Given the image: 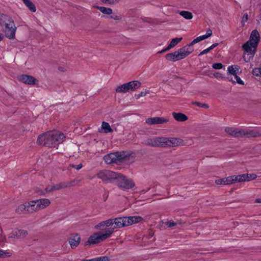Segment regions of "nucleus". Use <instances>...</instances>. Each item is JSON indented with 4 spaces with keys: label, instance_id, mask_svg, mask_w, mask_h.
Returning a JSON list of instances; mask_svg holds the SVG:
<instances>
[{
    "label": "nucleus",
    "instance_id": "29",
    "mask_svg": "<svg viewBox=\"0 0 261 261\" xmlns=\"http://www.w3.org/2000/svg\"><path fill=\"white\" fill-rule=\"evenodd\" d=\"M96 8L103 14L107 15L112 14V9L111 8L100 6H96Z\"/></svg>",
    "mask_w": 261,
    "mask_h": 261
},
{
    "label": "nucleus",
    "instance_id": "27",
    "mask_svg": "<svg viewBox=\"0 0 261 261\" xmlns=\"http://www.w3.org/2000/svg\"><path fill=\"white\" fill-rule=\"evenodd\" d=\"M239 67L237 65H235L234 67H233V65L229 66L227 69V70L229 74L228 75V76H230V75L233 76L236 74H237L238 71H239Z\"/></svg>",
    "mask_w": 261,
    "mask_h": 261
},
{
    "label": "nucleus",
    "instance_id": "23",
    "mask_svg": "<svg viewBox=\"0 0 261 261\" xmlns=\"http://www.w3.org/2000/svg\"><path fill=\"white\" fill-rule=\"evenodd\" d=\"M226 79L229 81H231L232 83H237L238 84L241 85H244V82L241 79V78L238 75H237V74H236L233 76H232L231 75L228 76L227 77H226Z\"/></svg>",
    "mask_w": 261,
    "mask_h": 261
},
{
    "label": "nucleus",
    "instance_id": "50",
    "mask_svg": "<svg viewBox=\"0 0 261 261\" xmlns=\"http://www.w3.org/2000/svg\"><path fill=\"white\" fill-rule=\"evenodd\" d=\"M16 238V239H19V237H18V234L17 232V231H15L13 233V234L12 235H10L9 236V238Z\"/></svg>",
    "mask_w": 261,
    "mask_h": 261
},
{
    "label": "nucleus",
    "instance_id": "5",
    "mask_svg": "<svg viewBox=\"0 0 261 261\" xmlns=\"http://www.w3.org/2000/svg\"><path fill=\"white\" fill-rule=\"evenodd\" d=\"M113 228H107L105 229V233L101 231L94 233L89 237L87 241L84 243V245L85 246H90L105 241L109 238L113 233Z\"/></svg>",
    "mask_w": 261,
    "mask_h": 261
},
{
    "label": "nucleus",
    "instance_id": "49",
    "mask_svg": "<svg viewBox=\"0 0 261 261\" xmlns=\"http://www.w3.org/2000/svg\"><path fill=\"white\" fill-rule=\"evenodd\" d=\"M70 166L77 169V170H79L81 168H82L83 165L82 164H80L77 165L72 164V165H70Z\"/></svg>",
    "mask_w": 261,
    "mask_h": 261
},
{
    "label": "nucleus",
    "instance_id": "60",
    "mask_svg": "<svg viewBox=\"0 0 261 261\" xmlns=\"http://www.w3.org/2000/svg\"><path fill=\"white\" fill-rule=\"evenodd\" d=\"M199 37H200L201 40H204L208 38L205 34L200 36Z\"/></svg>",
    "mask_w": 261,
    "mask_h": 261
},
{
    "label": "nucleus",
    "instance_id": "47",
    "mask_svg": "<svg viewBox=\"0 0 261 261\" xmlns=\"http://www.w3.org/2000/svg\"><path fill=\"white\" fill-rule=\"evenodd\" d=\"M147 93V92H141L139 93H138V94H135V96L136 97V98L137 99H138L140 97L145 96Z\"/></svg>",
    "mask_w": 261,
    "mask_h": 261
},
{
    "label": "nucleus",
    "instance_id": "42",
    "mask_svg": "<svg viewBox=\"0 0 261 261\" xmlns=\"http://www.w3.org/2000/svg\"><path fill=\"white\" fill-rule=\"evenodd\" d=\"M96 261H109L110 258L108 256H100L95 257Z\"/></svg>",
    "mask_w": 261,
    "mask_h": 261
},
{
    "label": "nucleus",
    "instance_id": "32",
    "mask_svg": "<svg viewBox=\"0 0 261 261\" xmlns=\"http://www.w3.org/2000/svg\"><path fill=\"white\" fill-rule=\"evenodd\" d=\"M182 38H175L172 39L169 45V48H173L181 40Z\"/></svg>",
    "mask_w": 261,
    "mask_h": 261
},
{
    "label": "nucleus",
    "instance_id": "63",
    "mask_svg": "<svg viewBox=\"0 0 261 261\" xmlns=\"http://www.w3.org/2000/svg\"><path fill=\"white\" fill-rule=\"evenodd\" d=\"M84 260L85 261H96V258H93L90 259H84Z\"/></svg>",
    "mask_w": 261,
    "mask_h": 261
},
{
    "label": "nucleus",
    "instance_id": "11",
    "mask_svg": "<svg viewBox=\"0 0 261 261\" xmlns=\"http://www.w3.org/2000/svg\"><path fill=\"white\" fill-rule=\"evenodd\" d=\"M19 81L21 82L28 85H37L38 84V80L33 76L22 74L20 76Z\"/></svg>",
    "mask_w": 261,
    "mask_h": 261
},
{
    "label": "nucleus",
    "instance_id": "22",
    "mask_svg": "<svg viewBox=\"0 0 261 261\" xmlns=\"http://www.w3.org/2000/svg\"><path fill=\"white\" fill-rule=\"evenodd\" d=\"M172 115L174 118L178 121H185L188 119V117L181 113L173 112Z\"/></svg>",
    "mask_w": 261,
    "mask_h": 261
},
{
    "label": "nucleus",
    "instance_id": "30",
    "mask_svg": "<svg viewBox=\"0 0 261 261\" xmlns=\"http://www.w3.org/2000/svg\"><path fill=\"white\" fill-rule=\"evenodd\" d=\"M101 128L103 129V132L105 133H111L113 132V129L111 128L110 124L106 122H102L101 125Z\"/></svg>",
    "mask_w": 261,
    "mask_h": 261
},
{
    "label": "nucleus",
    "instance_id": "2",
    "mask_svg": "<svg viewBox=\"0 0 261 261\" xmlns=\"http://www.w3.org/2000/svg\"><path fill=\"white\" fill-rule=\"evenodd\" d=\"M146 145L152 147H174L184 145V141L178 138L154 137L148 139Z\"/></svg>",
    "mask_w": 261,
    "mask_h": 261
},
{
    "label": "nucleus",
    "instance_id": "7",
    "mask_svg": "<svg viewBox=\"0 0 261 261\" xmlns=\"http://www.w3.org/2000/svg\"><path fill=\"white\" fill-rule=\"evenodd\" d=\"M141 83L138 81H133L119 86H118L115 91L117 93H126L129 91H135L141 87Z\"/></svg>",
    "mask_w": 261,
    "mask_h": 261
},
{
    "label": "nucleus",
    "instance_id": "43",
    "mask_svg": "<svg viewBox=\"0 0 261 261\" xmlns=\"http://www.w3.org/2000/svg\"><path fill=\"white\" fill-rule=\"evenodd\" d=\"M259 68H254L252 71V74L253 75L255 76H259L260 75V72Z\"/></svg>",
    "mask_w": 261,
    "mask_h": 261
},
{
    "label": "nucleus",
    "instance_id": "44",
    "mask_svg": "<svg viewBox=\"0 0 261 261\" xmlns=\"http://www.w3.org/2000/svg\"><path fill=\"white\" fill-rule=\"evenodd\" d=\"M225 177L224 178H221V179H217L215 180V183L217 184V185H226V182H225Z\"/></svg>",
    "mask_w": 261,
    "mask_h": 261
},
{
    "label": "nucleus",
    "instance_id": "41",
    "mask_svg": "<svg viewBox=\"0 0 261 261\" xmlns=\"http://www.w3.org/2000/svg\"><path fill=\"white\" fill-rule=\"evenodd\" d=\"M105 222L106 223L105 225L107 227L111 226V227H113L112 226H114L113 219H109L105 221Z\"/></svg>",
    "mask_w": 261,
    "mask_h": 261
},
{
    "label": "nucleus",
    "instance_id": "62",
    "mask_svg": "<svg viewBox=\"0 0 261 261\" xmlns=\"http://www.w3.org/2000/svg\"><path fill=\"white\" fill-rule=\"evenodd\" d=\"M218 45V43H214L212 45H211V47L213 48V49H214V48H215L216 46H217Z\"/></svg>",
    "mask_w": 261,
    "mask_h": 261
},
{
    "label": "nucleus",
    "instance_id": "28",
    "mask_svg": "<svg viewBox=\"0 0 261 261\" xmlns=\"http://www.w3.org/2000/svg\"><path fill=\"white\" fill-rule=\"evenodd\" d=\"M28 208L27 204H22L19 205L15 211L17 213L19 214L27 213V209Z\"/></svg>",
    "mask_w": 261,
    "mask_h": 261
},
{
    "label": "nucleus",
    "instance_id": "61",
    "mask_svg": "<svg viewBox=\"0 0 261 261\" xmlns=\"http://www.w3.org/2000/svg\"><path fill=\"white\" fill-rule=\"evenodd\" d=\"M255 202L261 203V198L256 199Z\"/></svg>",
    "mask_w": 261,
    "mask_h": 261
},
{
    "label": "nucleus",
    "instance_id": "34",
    "mask_svg": "<svg viewBox=\"0 0 261 261\" xmlns=\"http://www.w3.org/2000/svg\"><path fill=\"white\" fill-rule=\"evenodd\" d=\"M44 138L45 133L39 135L37 140V143L39 145H43L44 146V142H45V140H44Z\"/></svg>",
    "mask_w": 261,
    "mask_h": 261
},
{
    "label": "nucleus",
    "instance_id": "33",
    "mask_svg": "<svg viewBox=\"0 0 261 261\" xmlns=\"http://www.w3.org/2000/svg\"><path fill=\"white\" fill-rule=\"evenodd\" d=\"M66 186L67 185H65V182H62L61 183H59L58 184L55 185L53 186V190H59L61 189L66 188Z\"/></svg>",
    "mask_w": 261,
    "mask_h": 261
},
{
    "label": "nucleus",
    "instance_id": "13",
    "mask_svg": "<svg viewBox=\"0 0 261 261\" xmlns=\"http://www.w3.org/2000/svg\"><path fill=\"white\" fill-rule=\"evenodd\" d=\"M68 240L71 248L74 249L80 244L81 238L78 233H74L72 234Z\"/></svg>",
    "mask_w": 261,
    "mask_h": 261
},
{
    "label": "nucleus",
    "instance_id": "14",
    "mask_svg": "<svg viewBox=\"0 0 261 261\" xmlns=\"http://www.w3.org/2000/svg\"><path fill=\"white\" fill-rule=\"evenodd\" d=\"M193 50L194 49H188L187 46H184L176 51L179 60H180L188 56Z\"/></svg>",
    "mask_w": 261,
    "mask_h": 261
},
{
    "label": "nucleus",
    "instance_id": "39",
    "mask_svg": "<svg viewBox=\"0 0 261 261\" xmlns=\"http://www.w3.org/2000/svg\"><path fill=\"white\" fill-rule=\"evenodd\" d=\"M106 224V223L105 222V221H102V222L99 223L98 224H97V225H95L94 228L97 230H100V229H101V227H103L106 226V225H105Z\"/></svg>",
    "mask_w": 261,
    "mask_h": 261
},
{
    "label": "nucleus",
    "instance_id": "20",
    "mask_svg": "<svg viewBox=\"0 0 261 261\" xmlns=\"http://www.w3.org/2000/svg\"><path fill=\"white\" fill-rule=\"evenodd\" d=\"M37 202L38 205V207L40 210L46 207L50 203V200L46 198L37 199Z\"/></svg>",
    "mask_w": 261,
    "mask_h": 261
},
{
    "label": "nucleus",
    "instance_id": "1",
    "mask_svg": "<svg viewBox=\"0 0 261 261\" xmlns=\"http://www.w3.org/2000/svg\"><path fill=\"white\" fill-rule=\"evenodd\" d=\"M260 41V36L257 30L252 31L249 40L243 44L242 47L244 51L243 59L245 62L252 60L257 51V47Z\"/></svg>",
    "mask_w": 261,
    "mask_h": 261
},
{
    "label": "nucleus",
    "instance_id": "54",
    "mask_svg": "<svg viewBox=\"0 0 261 261\" xmlns=\"http://www.w3.org/2000/svg\"><path fill=\"white\" fill-rule=\"evenodd\" d=\"M195 44V43L194 42V41L193 40L190 44H187L186 45H185V46H187V49H193V48H190V47L191 46H193Z\"/></svg>",
    "mask_w": 261,
    "mask_h": 261
},
{
    "label": "nucleus",
    "instance_id": "35",
    "mask_svg": "<svg viewBox=\"0 0 261 261\" xmlns=\"http://www.w3.org/2000/svg\"><path fill=\"white\" fill-rule=\"evenodd\" d=\"M16 231L19 238H24L28 234V231L24 229H19Z\"/></svg>",
    "mask_w": 261,
    "mask_h": 261
},
{
    "label": "nucleus",
    "instance_id": "21",
    "mask_svg": "<svg viewBox=\"0 0 261 261\" xmlns=\"http://www.w3.org/2000/svg\"><path fill=\"white\" fill-rule=\"evenodd\" d=\"M115 152L109 153L103 157V160L108 164L116 163Z\"/></svg>",
    "mask_w": 261,
    "mask_h": 261
},
{
    "label": "nucleus",
    "instance_id": "51",
    "mask_svg": "<svg viewBox=\"0 0 261 261\" xmlns=\"http://www.w3.org/2000/svg\"><path fill=\"white\" fill-rule=\"evenodd\" d=\"M109 196V192L108 191H105V193L102 195L103 199L104 201H106L108 199Z\"/></svg>",
    "mask_w": 261,
    "mask_h": 261
},
{
    "label": "nucleus",
    "instance_id": "56",
    "mask_svg": "<svg viewBox=\"0 0 261 261\" xmlns=\"http://www.w3.org/2000/svg\"><path fill=\"white\" fill-rule=\"evenodd\" d=\"M6 256V252L0 249V257H5Z\"/></svg>",
    "mask_w": 261,
    "mask_h": 261
},
{
    "label": "nucleus",
    "instance_id": "9",
    "mask_svg": "<svg viewBox=\"0 0 261 261\" xmlns=\"http://www.w3.org/2000/svg\"><path fill=\"white\" fill-rule=\"evenodd\" d=\"M169 120L165 117H150L146 119L145 122L149 125H155L166 123Z\"/></svg>",
    "mask_w": 261,
    "mask_h": 261
},
{
    "label": "nucleus",
    "instance_id": "6",
    "mask_svg": "<svg viewBox=\"0 0 261 261\" xmlns=\"http://www.w3.org/2000/svg\"><path fill=\"white\" fill-rule=\"evenodd\" d=\"M115 183L119 188L125 190L133 189L135 186L133 179L119 173H118Z\"/></svg>",
    "mask_w": 261,
    "mask_h": 261
},
{
    "label": "nucleus",
    "instance_id": "57",
    "mask_svg": "<svg viewBox=\"0 0 261 261\" xmlns=\"http://www.w3.org/2000/svg\"><path fill=\"white\" fill-rule=\"evenodd\" d=\"M45 191L46 192L48 193V192H52V191H54V190H53V186L50 188L49 187H46L45 188Z\"/></svg>",
    "mask_w": 261,
    "mask_h": 261
},
{
    "label": "nucleus",
    "instance_id": "19",
    "mask_svg": "<svg viewBox=\"0 0 261 261\" xmlns=\"http://www.w3.org/2000/svg\"><path fill=\"white\" fill-rule=\"evenodd\" d=\"M127 226L140 222L143 220L140 216L125 217Z\"/></svg>",
    "mask_w": 261,
    "mask_h": 261
},
{
    "label": "nucleus",
    "instance_id": "17",
    "mask_svg": "<svg viewBox=\"0 0 261 261\" xmlns=\"http://www.w3.org/2000/svg\"><path fill=\"white\" fill-rule=\"evenodd\" d=\"M28 208L27 209V213H32L34 212L40 210L38 207V203L37 200H33L28 203Z\"/></svg>",
    "mask_w": 261,
    "mask_h": 261
},
{
    "label": "nucleus",
    "instance_id": "24",
    "mask_svg": "<svg viewBox=\"0 0 261 261\" xmlns=\"http://www.w3.org/2000/svg\"><path fill=\"white\" fill-rule=\"evenodd\" d=\"M165 58L167 60L172 62H176L179 60V59L177 55L176 51L166 54L165 55Z\"/></svg>",
    "mask_w": 261,
    "mask_h": 261
},
{
    "label": "nucleus",
    "instance_id": "10",
    "mask_svg": "<svg viewBox=\"0 0 261 261\" xmlns=\"http://www.w3.org/2000/svg\"><path fill=\"white\" fill-rule=\"evenodd\" d=\"M115 161L116 164H120L124 162L125 160L129 159L130 154L127 151L115 152Z\"/></svg>",
    "mask_w": 261,
    "mask_h": 261
},
{
    "label": "nucleus",
    "instance_id": "59",
    "mask_svg": "<svg viewBox=\"0 0 261 261\" xmlns=\"http://www.w3.org/2000/svg\"><path fill=\"white\" fill-rule=\"evenodd\" d=\"M194 41V42L196 44L197 43H198L200 41H202L200 37L199 36V37H197V38H196L195 39H194L193 40Z\"/></svg>",
    "mask_w": 261,
    "mask_h": 261
},
{
    "label": "nucleus",
    "instance_id": "8",
    "mask_svg": "<svg viewBox=\"0 0 261 261\" xmlns=\"http://www.w3.org/2000/svg\"><path fill=\"white\" fill-rule=\"evenodd\" d=\"M118 173L111 170H104L99 171L97 174V176L105 183L115 182Z\"/></svg>",
    "mask_w": 261,
    "mask_h": 261
},
{
    "label": "nucleus",
    "instance_id": "3",
    "mask_svg": "<svg viewBox=\"0 0 261 261\" xmlns=\"http://www.w3.org/2000/svg\"><path fill=\"white\" fill-rule=\"evenodd\" d=\"M0 25L6 37L10 39L15 38L16 27L14 20L10 16L0 14Z\"/></svg>",
    "mask_w": 261,
    "mask_h": 261
},
{
    "label": "nucleus",
    "instance_id": "53",
    "mask_svg": "<svg viewBox=\"0 0 261 261\" xmlns=\"http://www.w3.org/2000/svg\"><path fill=\"white\" fill-rule=\"evenodd\" d=\"M212 34H213L212 31L210 29H208L206 33L205 34V35L208 38L212 35Z\"/></svg>",
    "mask_w": 261,
    "mask_h": 261
},
{
    "label": "nucleus",
    "instance_id": "15",
    "mask_svg": "<svg viewBox=\"0 0 261 261\" xmlns=\"http://www.w3.org/2000/svg\"><path fill=\"white\" fill-rule=\"evenodd\" d=\"M257 175L255 174H243L239 175V182L248 181L256 179Z\"/></svg>",
    "mask_w": 261,
    "mask_h": 261
},
{
    "label": "nucleus",
    "instance_id": "37",
    "mask_svg": "<svg viewBox=\"0 0 261 261\" xmlns=\"http://www.w3.org/2000/svg\"><path fill=\"white\" fill-rule=\"evenodd\" d=\"M192 105H196L199 107L204 108L205 109H208L209 108V106H208V105H207L206 103H200L199 102H197V101L193 102Z\"/></svg>",
    "mask_w": 261,
    "mask_h": 261
},
{
    "label": "nucleus",
    "instance_id": "36",
    "mask_svg": "<svg viewBox=\"0 0 261 261\" xmlns=\"http://www.w3.org/2000/svg\"><path fill=\"white\" fill-rule=\"evenodd\" d=\"M77 182L78 180L75 179L71 180L70 181H66L65 182V185H67V186H66V188L74 186Z\"/></svg>",
    "mask_w": 261,
    "mask_h": 261
},
{
    "label": "nucleus",
    "instance_id": "46",
    "mask_svg": "<svg viewBox=\"0 0 261 261\" xmlns=\"http://www.w3.org/2000/svg\"><path fill=\"white\" fill-rule=\"evenodd\" d=\"M177 225V223L174 222V221L173 220H170V221H168L167 223H166V225L168 227H172L173 226H175Z\"/></svg>",
    "mask_w": 261,
    "mask_h": 261
},
{
    "label": "nucleus",
    "instance_id": "52",
    "mask_svg": "<svg viewBox=\"0 0 261 261\" xmlns=\"http://www.w3.org/2000/svg\"><path fill=\"white\" fill-rule=\"evenodd\" d=\"M171 48H169V45L167 46V47H166L165 48L162 49V50L161 51H159L158 52V54H162L165 51H167L168 50H169V49H170Z\"/></svg>",
    "mask_w": 261,
    "mask_h": 261
},
{
    "label": "nucleus",
    "instance_id": "18",
    "mask_svg": "<svg viewBox=\"0 0 261 261\" xmlns=\"http://www.w3.org/2000/svg\"><path fill=\"white\" fill-rule=\"evenodd\" d=\"M246 136L248 138L261 136V134L254 130H245L242 129L241 137Z\"/></svg>",
    "mask_w": 261,
    "mask_h": 261
},
{
    "label": "nucleus",
    "instance_id": "26",
    "mask_svg": "<svg viewBox=\"0 0 261 261\" xmlns=\"http://www.w3.org/2000/svg\"><path fill=\"white\" fill-rule=\"evenodd\" d=\"M23 2L31 12H36V7L31 0H23Z\"/></svg>",
    "mask_w": 261,
    "mask_h": 261
},
{
    "label": "nucleus",
    "instance_id": "45",
    "mask_svg": "<svg viewBox=\"0 0 261 261\" xmlns=\"http://www.w3.org/2000/svg\"><path fill=\"white\" fill-rule=\"evenodd\" d=\"M110 18L116 20H121L122 19V17H121V15H117L115 14H113V15H112L110 16Z\"/></svg>",
    "mask_w": 261,
    "mask_h": 261
},
{
    "label": "nucleus",
    "instance_id": "40",
    "mask_svg": "<svg viewBox=\"0 0 261 261\" xmlns=\"http://www.w3.org/2000/svg\"><path fill=\"white\" fill-rule=\"evenodd\" d=\"M223 65L220 63H215L212 65L213 68L215 69H221L223 68Z\"/></svg>",
    "mask_w": 261,
    "mask_h": 261
},
{
    "label": "nucleus",
    "instance_id": "25",
    "mask_svg": "<svg viewBox=\"0 0 261 261\" xmlns=\"http://www.w3.org/2000/svg\"><path fill=\"white\" fill-rule=\"evenodd\" d=\"M226 185H230L239 182V175H232L225 177Z\"/></svg>",
    "mask_w": 261,
    "mask_h": 261
},
{
    "label": "nucleus",
    "instance_id": "58",
    "mask_svg": "<svg viewBox=\"0 0 261 261\" xmlns=\"http://www.w3.org/2000/svg\"><path fill=\"white\" fill-rule=\"evenodd\" d=\"M208 50H207V49H204L203 51H202L199 55L198 56H202L204 54H207V53H208Z\"/></svg>",
    "mask_w": 261,
    "mask_h": 261
},
{
    "label": "nucleus",
    "instance_id": "16",
    "mask_svg": "<svg viewBox=\"0 0 261 261\" xmlns=\"http://www.w3.org/2000/svg\"><path fill=\"white\" fill-rule=\"evenodd\" d=\"M225 130L228 134L232 137L236 138L241 137L242 129L239 130L238 129L227 127L225 128Z\"/></svg>",
    "mask_w": 261,
    "mask_h": 261
},
{
    "label": "nucleus",
    "instance_id": "4",
    "mask_svg": "<svg viewBox=\"0 0 261 261\" xmlns=\"http://www.w3.org/2000/svg\"><path fill=\"white\" fill-rule=\"evenodd\" d=\"M65 138L63 133L57 132H49L45 133V142L44 146L55 147L58 144L62 143Z\"/></svg>",
    "mask_w": 261,
    "mask_h": 261
},
{
    "label": "nucleus",
    "instance_id": "31",
    "mask_svg": "<svg viewBox=\"0 0 261 261\" xmlns=\"http://www.w3.org/2000/svg\"><path fill=\"white\" fill-rule=\"evenodd\" d=\"M179 14L186 19H191L193 18V14L191 12L188 11H181Z\"/></svg>",
    "mask_w": 261,
    "mask_h": 261
},
{
    "label": "nucleus",
    "instance_id": "48",
    "mask_svg": "<svg viewBox=\"0 0 261 261\" xmlns=\"http://www.w3.org/2000/svg\"><path fill=\"white\" fill-rule=\"evenodd\" d=\"M214 76L217 79H223L224 77L222 74L218 72L214 73Z\"/></svg>",
    "mask_w": 261,
    "mask_h": 261
},
{
    "label": "nucleus",
    "instance_id": "64",
    "mask_svg": "<svg viewBox=\"0 0 261 261\" xmlns=\"http://www.w3.org/2000/svg\"><path fill=\"white\" fill-rule=\"evenodd\" d=\"M4 39V36L2 34L0 33V41H2Z\"/></svg>",
    "mask_w": 261,
    "mask_h": 261
},
{
    "label": "nucleus",
    "instance_id": "55",
    "mask_svg": "<svg viewBox=\"0 0 261 261\" xmlns=\"http://www.w3.org/2000/svg\"><path fill=\"white\" fill-rule=\"evenodd\" d=\"M248 20V14L247 13H245L242 17V22L247 21Z\"/></svg>",
    "mask_w": 261,
    "mask_h": 261
},
{
    "label": "nucleus",
    "instance_id": "12",
    "mask_svg": "<svg viewBox=\"0 0 261 261\" xmlns=\"http://www.w3.org/2000/svg\"><path fill=\"white\" fill-rule=\"evenodd\" d=\"M114 226L110 228H113V232L116 228H120L123 227L127 226L126 217H118L113 219Z\"/></svg>",
    "mask_w": 261,
    "mask_h": 261
},
{
    "label": "nucleus",
    "instance_id": "38",
    "mask_svg": "<svg viewBox=\"0 0 261 261\" xmlns=\"http://www.w3.org/2000/svg\"><path fill=\"white\" fill-rule=\"evenodd\" d=\"M34 192L35 193H36L39 196H45L44 192L42 190L39 189L38 187H36L34 189Z\"/></svg>",
    "mask_w": 261,
    "mask_h": 261
}]
</instances>
